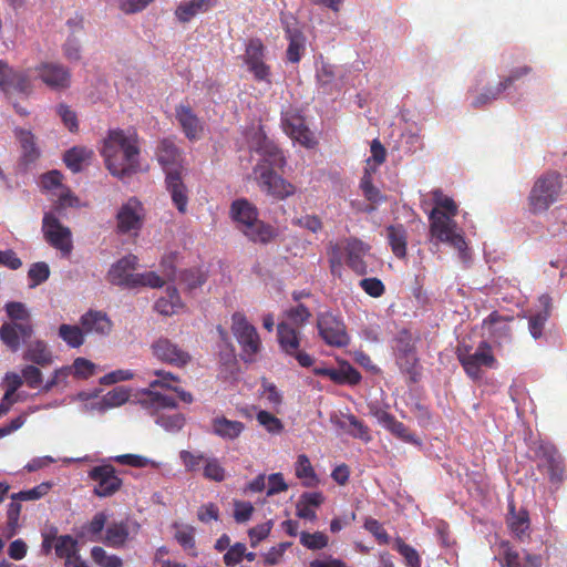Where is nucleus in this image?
Here are the masks:
<instances>
[{
	"mask_svg": "<svg viewBox=\"0 0 567 567\" xmlns=\"http://www.w3.org/2000/svg\"><path fill=\"white\" fill-rule=\"evenodd\" d=\"M256 153L260 156L252 173L259 188L267 195L282 200L296 192V187L276 173L286 165V156L282 150L264 133L257 135Z\"/></svg>",
	"mask_w": 567,
	"mask_h": 567,
	"instance_id": "1",
	"label": "nucleus"
},
{
	"mask_svg": "<svg viewBox=\"0 0 567 567\" xmlns=\"http://www.w3.org/2000/svg\"><path fill=\"white\" fill-rule=\"evenodd\" d=\"M101 154L113 176L123 178L138 169V137L135 131L114 128L107 132Z\"/></svg>",
	"mask_w": 567,
	"mask_h": 567,
	"instance_id": "2",
	"label": "nucleus"
},
{
	"mask_svg": "<svg viewBox=\"0 0 567 567\" xmlns=\"http://www.w3.org/2000/svg\"><path fill=\"white\" fill-rule=\"evenodd\" d=\"M432 197L435 207L429 215L431 236L441 243L449 244L461 255H464L467 250V244L462 229L454 220L458 213L456 203L453 198L444 195L440 188L432 192Z\"/></svg>",
	"mask_w": 567,
	"mask_h": 567,
	"instance_id": "3",
	"label": "nucleus"
},
{
	"mask_svg": "<svg viewBox=\"0 0 567 567\" xmlns=\"http://www.w3.org/2000/svg\"><path fill=\"white\" fill-rule=\"evenodd\" d=\"M158 163L166 173V188L171 194L172 200L179 213L187 210L188 196L187 188L177 169L181 162V152L172 140L164 138L159 142L156 151Z\"/></svg>",
	"mask_w": 567,
	"mask_h": 567,
	"instance_id": "4",
	"label": "nucleus"
},
{
	"mask_svg": "<svg viewBox=\"0 0 567 567\" xmlns=\"http://www.w3.org/2000/svg\"><path fill=\"white\" fill-rule=\"evenodd\" d=\"M136 403L154 419L157 425L168 432H178L185 425L184 414L176 411L177 403L169 395L145 389L136 395Z\"/></svg>",
	"mask_w": 567,
	"mask_h": 567,
	"instance_id": "5",
	"label": "nucleus"
},
{
	"mask_svg": "<svg viewBox=\"0 0 567 567\" xmlns=\"http://www.w3.org/2000/svg\"><path fill=\"white\" fill-rule=\"evenodd\" d=\"M258 215L257 207L246 198L236 199L230 205V216L244 235L254 243L268 244L275 238L276 231Z\"/></svg>",
	"mask_w": 567,
	"mask_h": 567,
	"instance_id": "6",
	"label": "nucleus"
},
{
	"mask_svg": "<svg viewBox=\"0 0 567 567\" xmlns=\"http://www.w3.org/2000/svg\"><path fill=\"white\" fill-rule=\"evenodd\" d=\"M4 310L10 321L2 323L0 340L12 352H17L21 347V341L30 339L34 332L31 315L25 305L20 301L7 302Z\"/></svg>",
	"mask_w": 567,
	"mask_h": 567,
	"instance_id": "7",
	"label": "nucleus"
},
{
	"mask_svg": "<svg viewBox=\"0 0 567 567\" xmlns=\"http://www.w3.org/2000/svg\"><path fill=\"white\" fill-rule=\"evenodd\" d=\"M563 187L561 175L547 172L538 177L529 193V208L533 213H543L558 200Z\"/></svg>",
	"mask_w": 567,
	"mask_h": 567,
	"instance_id": "8",
	"label": "nucleus"
},
{
	"mask_svg": "<svg viewBox=\"0 0 567 567\" xmlns=\"http://www.w3.org/2000/svg\"><path fill=\"white\" fill-rule=\"evenodd\" d=\"M457 360L463 367L465 373L473 381H478L483 378L482 367L494 369L497 367V360L493 354V348L488 341H481L475 350L471 352V348L458 347L456 351Z\"/></svg>",
	"mask_w": 567,
	"mask_h": 567,
	"instance_id": "9",
	"label": "nucleus"
},
{
	"mask_svg": "<svg viewBox=\"0 0 567 567\" xmlns=\"http://www.w3.org/2000/svg\"><path fill=\"white\" fill-rule=\"evenodd\" d=\"M231 332L241 348V359L252 362L261 349V340L257 329L248 322L243 312L231 316Z\"/></svg>",
	"mask_w": 567,
	"mask_h": 567,
	"instance_id": "10",
	"label": "nucleus"
},
{
	"mask_svg": "<svg viewBox=\"0 0 567 567\" xmlns=\"http://www.w3.org/2000/svg\"><path fill=\"white\" fill-rule=\"evenodd\" d=\"M277 339L281 351L297 360L299 365L309 368L313 364V359L307 352L300 350V331L288 322H279L277 326Z\"/></svg>",
	"mask_w": 567,
	"mask_h": 567,
	"instance_id": "11",
	"label": "nucleus"
},
{
	"mask_svg": "<svg viewBox=\"0 0 567 567\" xmlns=\"http://www.w3.org/2000/svg\"><path fill=\"white\" fill-rule=\"evenodd\" d=\"M42 231L47 243L69 257L73 249L71 230L63 226L52 213H45L42 219Z\"/></svg>",
	"mask_w": 567,
	"mask_h": 567,
	"instance_id": "12",
	"label": "nucleus"
},
{
	"mask_svg": "<svg viewBox=\"0 0 567 567\" xmlns=\"http://www.w3.org/2000/svg\"><path fill=\"white\" fill-rule=\"evenodd\" d=\"M319 336L330 347L344 348L350 343L343 321L331 312H322L317 317Z\"/></svg>",
	"mask_w": 567,
	"mask_h": 567,
	"instance_id": "13",
	"label": "nucleus"
},
{
	"mask_svg": "<svg viewBox=\"0 0 567 567\" xmlns=\"http://www.w3.org/2000/svg\"><path fill=\"white\" fill-rule=\"evenodd\" d=\"M87 476L95 483L93 493L99 497H111L116 494L123 485L122 478L118 477L115 467L111 464H101L92 467Z\"/></svg>",
	"mask_w": 567,
	"mask_h": 567,
	"instance_id": "14",
	"label": "nucleus"
},
{
	"mask_svg": "<svg viewBox=\"0 0 567 567\" xmlns=\"http://www.w3.org/2000/svg\"><path fill=\"white\" fill-rule=\"evenodd\" d=\"M37 78L53 91L66 90L71 85V72L56 62H41L34 68Z\"/></svg>",
	"mask_w": 567,
	"mask_h": 567,
	"instance_id": "15",
	"label": "nucleus"
},
{
	"mask_svg": "<svg viewBox=\"0 0 567 567\" xmlns=\"http://www.w3.org/2000/svg\"><path fill=\"white\" fill-rule=\"evenodd\" d=\"M16 137L21 147V154L16 165V173L24 175L35 165L41 152L35 144V137L31 131L19 128L16 131Z\"/></svg>",
	"mask_w": 567,
	"mask_h": 567,
	"instance_id": "16",
	"label": "nucleus"
},
{
	"mask_svg": "<svg viewBox=\"0 0 567 567\" xmlns=\"http://www.w3.org/2000/svg\"><path fill=\"white\" fill-rule=\"evenodd\" d=\"M0 89L4 93L29 95L33 86L31 78L27 72L16 71L7 62L0 60Z\"/></svg>",
	"mask_w": 567,
	"mask_h": 567,
	"instance_id": "17",
	"label": "nucleus"
},
{
	"mask_svg": "<svg viewBox=\"0 0 567 567\" xmlns=\"http://www.w3.org/2000/svg\"><path fill=\"white\" fill-rule=\"evenodd\" d=\"M152 353L156 359L178 368L185 367L190 362V354L167 338H159L153 342Z\"/></svg>",
	"mask_w": 567,
	"mask_h": 567,
	"instance_id": "18",
	"label": "nucleus"
},
{
	"mask_svg": "<svg viewBox=\"0 0 567 567\" xmlns=\"http://www.w3.org/2000/svg\"><path fill=\"white\" fill-rule=\"evenodd\" d=\"M144 208L136 197H131L124 203L116 215L117 229L122 234L142 228Z\"/></svg>",
	"mask_w": 567,
	"mask_h": 567,
	"instance_id": "19",
	"label": "nucleus"
},
{
	"mask_svg": "<svg viewBox=\"0 0 567 567\" xmlns=\"http://www.w3.org/2000/svg\"><path fill=\"white\" fill-rule=\"evenodd\" d=\"M140 525L137 523H131L128 519L112 522L106 528L102 539V543L112 548H124L126 544L136 535Z\"/></svg>",
	"mask_w": 567,
	"mask_h": 567,
	"instance_id": "20",
	"label": "nucleus"
},
{
	"mask_svg": "<svg viewBox=\"0 0 567 567\" xmlns=\"http://www.w3.org/2000/svg\"><path fill=\"white\" fill-rule=\"evenodd\" d=\"M265 47L259 39L249 40L246 52L245 63L257 81L270 82V68L264 62Z\"/></svg>",
	"mask_w": 567,
	"mask_h": 567,
	"instance_id": "21",
	"label": "nucleus"
},
{
	"mask_svg": "<svg viewBox=\"0 0 567 567\" xmlns=\"http://www.w3.org/2000/svg\"><path fill=\"white\" fill-rule=\"evenodd\" d=\"M137 267V257L127 255L117 260L107 272V279L111 284L134 288L136 274L133 272Z\"/></svg>",
	"mask_w": 567,
	"mask_h": 567,
	"instance_id": "22",
	"label": "nucleus"
},
{
	"mask_svg": "<svg viewBox=\"0 0 567 567\" xmlns=\"http://www.w3.org/2000/svg\"><path fill=\"white\" fill-rule=\"evenodd\" d=\"M395 351L398 363L401 369L408 373H412L417 362L415 346L412 334L409 330L402 329L395 337Z\"/></svg>",
	"mask_w": 567,
	"mask_h": 567,
	"instance_id": "23",
	"label": "nucleus"
},
{
	"mask_svg": "<svg viewBox=\"0 0 567 567\" xmlns=\"http://www.w3.org/2000/svg\"><path fill=\"white\" fill-rule=\"evenodd\" d=\"M282 127L287 135L306 147L315 145L313 135L307 127L305 118L296 113H287L282 118Z\"/></svg>",
	"mask_w": 567,
	"mask_h": 567,
	"instance_id": "24",
	"label": "nucleus"
},
{
	"mask_svg": "<svg viewBox=\"0 0 567 567\" xmlns=\"http://www.w3.org/2000/svg\"><path fill=\"white\" fill-rule=\"evenodd\" d=\"M175 116L183 133L189 141H197L204 132V124L189 105L181 104L175 107Z\"/></svg>",
	"mask_w": 567,
	"mask_h": 567,
	"instance_id": "25",
	"label": "nucleus"
},
{
	"mask_svg": "<svg viewBox=\"0 0 567 567\" xmlns=\"http://www.w3.org/2000/svg\"><path fill=\"white\" fill-rule=\"evenodd\" d=\"M512 321L509 317H503L497 311L491 312L483 320V328L488 330L489 337L496 343L501 346L503 342L511 341L513 331L508 322Z\"/></svg>",
	"mask_w": 567,
	"mask_h": 567,
	"instance_id": "26",
	"label": "nucleus"
},
{
	"mask_svg": "<svg viewBox=\"0 0 567 567\" xmlns=\"http://www.w3.org/2000/svg\"><path fill=\"white\" fill-rule=\"evenodd\" d=\"M511 533L520 542L530 537V518L526 508L516 511L514 502L508 503V515L506 518Z\"/></svg>",
	"mask_w": 567,
	"mask_h": 567,
	"instance_id": "27",
	"label": "nucleus"
},
{
	"mask_svg": "<svg viewBox=\"0 0 567 567\" xmlns=\"http://www.w3.org/2000/svg\"><path fill=\"white\" fill-rule=\"evenodd\" d=\"M163 268V276L157 275L155 271H146L143 274H136L134 288L137 287H150V288H161L166 281H171L175 279V267L173 265V260L171 258L163 259L161 264Z\"/></svg>",
	"mask_w": 567,
	"mask_h": 567,
	"instance_id": "28",
	"label": "nucleus"
},
{
	"mask_svg": "<svg viewBox=\"0 0 567 567\" xmlns=\"http://www.w3.org/2000/svg\"><path fill=\"white\" fill-rule=\"evenodd\" d=\"M378 422L386 429L391 434L406 443H419L415 435L402 422L398 421L395 416L383 409H378L373 412Z\"/></svg>",
	"mask_w": 567,
	"mask_h": 567,
	"instance_id": "29",
	"label": "nucleus"
},
{
	"mask_svg": "<svg viewBox=\"0 0 567 567\" xmlns=\"http://www.w3.org/2000/svg\"><path fill=\"white\" fill-rule=\"evenodd\" d=\"M80 323L85 334L96 333L106 336L113 328V323L109 316L100 310H89L81 316Z\"/></svg>",
	"mask_w": 567,
	"mask_h": 567,
	"instance_id": "30",
	"label": "nucleus"
},
{
	"mask_svg": "<svg viewBox=\"0 0 567 567\" xmlns=\"http://www.w3.org/2000/svg\"><path fill=\"white\" fill-rule=\"evenodd\" d=\"M216 4V0H184L177 6L175 17L179 22L186 23L197 14L209 11Z\"/></svg>",
	"mask_w": 567,
	"mask_h": 567,
	"instance_id": "31",
	"label": "nucleus"
},
{
	"mask_svg": "<svg viewBox=\"0 0 567 567\" xmlns=\"http://www.w3.org/2000/svg\"><path fill=\"white\" fill-rule=\"evenodd\" d=\"M245 431V424L240 421L229 420L224 415L212 420V432L223 440L234 441Z\"/></svg>",
	"mask_w": 567,
	"mask_h": 567,
	"instance_id": "32",
	"label": "nucleus"
},
{
	"mask_svg": "<svg viewBox=\"0 0 567 567\" xmlns=\"http://www.w3.org/2000/svg\"><path fill=\"white\" fill-rule=\"evenodd\" d=\"M23 359L44 368L53 362V353L45 341L34 340L27 344Z\"/></svg>",
	"mask_w": 567,
	"mask_h": 567,
	"instance_id": "33",
	"label": "nucleus"
},
{
	"mask_svg": "<svg viewBox=\"0 0 567 567\" xmlns=\"http://www.w3.org/2000/svg\"><path fill=\"white\" fill-rule=\"evenodd\" d=\"M93 156V151L84 146H74L64 153L63 161L72 173H80Z\"/></svg>",
	"mask_w": 567,
	"mask_h": 567,
	"instance_id": "34",
	"label": "nucleus"
},
{
	"mask_svg": "<svg viewBox=\"0 0 567 567\" xmlns=\"http://www.w3.org/2000/svg\"><path fill=\"white\" fill-rule=\"evenodd\" d=\"M347 252V265L358 275H364L367 272V265L363 261V255L365 252L363 243L358 239H351L346 246Z\"/></svg>",
	"mask_w": 567,
	"mask_h": 567,
	"instance_id": "35",
	"label": "nucleus"
},
{
	"mask_svg": "<svg viewBox=\"0 0 567 567\" xmlns=\"http://www.w3.org/2000/svg\"><path fill=\"white\" fill-rule=\"evenodd\" d=\"M386 237L392 252L395 257H406L408 234L403 225H391L386 227Z\"/></svg>",
	"mask_w": 567,
	"mask_h": 567,
	"instance_id": "36",
	"label": "nucleus"
},
{
	"mask_svg": "<svg viewBox=\"0 0 567 567\" xmlns=\"http://www.w3.org/2000/svg\"><path fill=\"white\" fill-rule=\"evenodd\" d=\"M155 310L163 316H173L183 308L179 293L175 287H167L165 296L158 298L154 305Z\"/></svg>",
	"mask_w": 567,
	"mask_h": 567,
	"instance_id": "37",
	"label": "nucleus"
},
{
	"mask_svg": "<svg viewBox=\"0 0 567 567\" xmlns=\"http://www.w3.org/2000/svg\"><path fill=\"white\" fill-rule=\"evenodd\" d=\"M544 309L535 315H532L528 320V330L534 339H539L543 336V330L546 321L550 316V298L549 296H542L539 298Z\"/></svg>",
	"mask_w": 567,
	"mask_h": 567,
	"instance_id": "38",
	"label": "nucleus"
},
{
	"mask_svg": "<svg viewBox=\"0 0 567 567\" xmlns=\"http://www.w3.org/2000/svg\"><path fill=\"white\" fill-rule=\"evenodd\" d=\"M295 474L301 480L305 487H316L319 484L318 475L306 454L298 455L295 464Z\"/></svg>",
	"mask_w": 567,
	"mask_h": 567,
	"instance_id": "39",
	"label": "nucleus"
},
{
	"mask_svg": "<svg viewBox=\"0 0 567 567\" xmlns=\"http://www.w3.org/2000/svg\"><path fill=\"white\" fill-rule=\"evenodd\" d=\"M58 336L70 347L80 348L85 342V333L82 327L76 324L62 323L59 327Z\"/></svg>",
	"mask_w": 567,
	"mask_h": 567,
	"instance_id": "40",
	"label": "nucleus"
},
{
	"mask_svg": "<svg viewBox=\"0 0 567 567\" xmlns=\"http://www.w3.org/2000/svg\"><path fill=\"white\" fill-rule=\"evenodd\" d=\"M107 515L104 512H97L92 519L82 527V536H86L91 542H102V532L105 528Z\"/></svg>",
	"mask_w": 567,
	"mask_h": 567,
	"instance_id": "41",
	"label": "nucleus"
},
{
	"mask_svg": "<svg viewBox=\"0 0 567 567\" xmlns=\"http://www.w3.org/2000/svg\"><path fill=\"white\" fill-rule=\"evenodd\" d=\"M54 550L56 556L65 558V565L70 566L78 551V542L71 535H61L55 538Z\"/></svg>",
	"mask_w": 567,
	"mask_h": 567,
	"instance_id": "42",
	"label": "nucleus"
},
{
	"mask_svg": "<svg viewBox=\"0 0 567 567\" xmlns=\"http://www.w3.org/2000/svg\"><path fill=\"white\" fill-rule=\"evenodd\" d=\"M535 457L538 461V468H548L561 458L557 449L549 443H539L535 449Z\"/></svg>",
	"mask_w": 567,
	"mask_h": 567,
	"instance_id": "43",
	"label": "nucleus"
},
{
	"mask_svg": "<svg viewBox=\"0 0 567 567\" xmlns=\"http://www.w3.org/2000/svg\"><path fill=\"white\" fill-rule=\"evenodd\" d=\"M328 378L338 384L355 385L361 381L360 372L350 364H347L344 369L330 368Z\"/></svg>",
	"mask_w": 567,
	"mask_h": 567,
	"instance_id": "44",
	"label": "nucleus"
},
{
	"mask_svg": "<svg viewBox=\"0 0 567 567\" xmlns=\"http://www.w3.org/2000/svg\"><path fill=\"white\" fill-rule=\"evenodd\" d=\"M287 39L289 40L287 59L291 63H298L305 50V38L301 32L287 29Z\"/></svg>",
	"mask_w": 567,
	"mask_h": 567,
	"instance_id": "45",
	"label": "nucleus"
},
{
	"mask_svg": "<svg viewBox=\"0 0 567 567\" xmlns=\"http://www.w3.org/2000/svg\"><path fill=\"white\" fill-rule=\"evenodd\" d=\"M393 549L403 557L406 567H421V557L419 553L402 538L398 537L394 540Z\"/></svg>",
	"mask_w": 567,
	"mask_h": 567,
	"instance_id": "46",
	"label": "nucleus"
},
{
	"mask_svg": "<svg viewBox=\"0 0 567 567\" xmlns=\"http://www.w3.org/2000/svg\"><path fill=\"white\" fill-rule=\"evenodd\" d=\"M175 538L185 551L192 557L198 555L195 542V528L192 526H184L175 533Z\"/></svg>",
	"mask_w": 567,
	"mask_h": 567,
	"instance_id": "47",
	"label": "nucleus"
},
{
	"mask_svg": "<svg viewBox=\"0 0 567 567\" xmlns=\"http://www.w3.org/2000/svg\"><path fill=\"white\" fill-rule=\"evenodd\" d=\"M91 558L99 567H123V560L116 555H110L100 546L91 549Z\"/></svg>",
	"mask_w": 567,
	"mask_h": 567,
	"instance_id": "48",
	"label": "nucleus"
},
{
	"mask_svg": "<svg viewBox=\"0 0 567 567\" xmlns=\"http://www.w3.org/2000/svg\"><path fill=\"white\" fill-rule=\"evenodd\" d=\"M329 538L322 532L300 533V544L311 550H319L328 546Z\"/></svg>",
	"mask_w": 567,
	"mask_h": 567,
	"instance_id": "49",
	"label": "nucleus"
},
{
	"mask_svg": "<svg viewBox=\"0 0 567 567\" xmlns=\"http://www.w3.org/2000/svg\"><path fill=\"white\" fill-rule=\"evenodd\" d=\"M203 476L214 482H223L226 478V470L216 457H208L203 466Z\"/></svg>",
	"mask_w": 567,
	"mask_h": 567,
	"instance_id": "50",
	"label": "nucleus"
},
{
	"mask_svg": "<svg viewBox=\"0 0 567 567\" xmlns=\"http://www.w3.org/2000/svg\"><path fill=\"white\" fill-rule=\"evenodd\" d=\"M51 488L50 483H41L33 488L27 491H20L11 495L12 501H37L45 496Z\"/></svg>",
	"mask_w": 567,
	"mask_h": 567,
	"instance_id": "51",
	"label": "nucleus"
},
{
	"mask_svg": "<svg viewBox=\"0 0 567 567\" xmlns=\"http://www.w3.org/2000/svg\"><path fill=\"white\" fill-rule=\"evenodd\" d=\"M256 419L258 423L265 427V430L271 434H279L284 431V423L280 419L275 416L268 411L260 410Z\"/></svg>",
	"mask_w": 567,
	"mask_h": 567,
	"instance_id": "52",
	"label": "nucleus"
},
{
	"mask_svg": "<svg viewBox=\"0 0 567 567\" xmlns=\"http://www.w3.org/2000/svg\"><path fill=\"white\" fill-rule=\"evenodd\" d=\"M360 188L369 202L379 203L383 199L380 190L372 183V176L369 169L364 171L360 181Z\"/></svg>",
	"mask_w": 567,
	"mask_h": 567,
	"instance_id": "53",
	"label": "nucleus"
},
{
	"mask_svg": "<svg viewBox=\"0 0 567 567\" xmlns=\"http://www.w3.org/2000/svg\"><path fill=\"white\" fill-rule=\"evenodd\" d=\"M311 317L310 310L302 303L291 307L286 311V318L291 326L302 327Z\"/></svg>",
	"mask_w": 567,
	"mask_h": 567,
	"instance_id": "54",
	"label": "nucleus"
},
{
	"mask_svg": "<svg viewBox=\"0 0 567 567\" xmlns=\"http://www.w3.org/2000/svg\"><path fill=\"white\" fill-rule=\"evenodd\" d=\"M532 68L527 65L512 70L504 80H502L497 85H495V94L501 95L514 82L518 81L519 79L529 74Z\"/></svg>",
	"mask_w": 567,
	"mask_h": 567,
	"instance_id": "55",
	"label": "nucleus"
},
{
	"mask_svg": "<svg viewBox=\"0 0 567 567\" xmlns=\"http://www.w3.org/2000/svg\"><path fill=\"white\" fill-rule=\"evenodd\" d=\"M50 276V268L44 261L34 262L31 265L28 277L31 281V287H35L47 281Z\"/></svg>",
	"mask_w": 567,
	"mask_h": 567,
	"instance_id": "56",
	"label": "nucleus"
},
{
	"mask_svg": "<svg viewBox=\"0 0 567 567\" xmlns=\"http://www.w3.org/2000/svg\"><path fill=\"white\" fill-rule=\"evenodd\" d=\"M112 460L118 464L127 465V466H132V467H136V468H143L148 465L155 466V463L153 461H151L150 458H147L145 456L137 455V454L116 455Z\"/></svg>",
	"mask_w": 567,
	"mask_h": 567,
	"instance_id": "57",
	"label": "nucleus"
},
{
	"mask_svg": "<svg viewBox=\"0 0 567 567\" xmlns=\"http://www.w3.org/2000/svg\"><path fill=\"white\" fill-rule=\"evenodd\" d=\"M130 399V392L124 386H116L103 396L106 406L115 408L124 404Z\"/></svg>",
	"mask_w": 567,
	"mask_h": 567,
	"instance_id": "58",
	"label": "nucleus"
},
{
	"mask_svg": "<svg viewBox=\"0 0 567 567\" xmlns=\"http://www.w3.org/2000/svg\"><path fill=\"white\" fill-rule=\"evenodd\" d=\"M20 501H12L7 511V529L8 537H12L19 527V518L21 514Z\"/></svg>",
	"mask_w": 567,
	"mask_h": 567,
	"instance_id": "59",
	"label": "nucleus"
},
{
	"mask_svg": "<svg viewBox=\"0 0 567 567\" xmlns=\"http://www.w3.org/2000/svg\"><path fill=\"white\" fill-rule=\"evenodd\" d=\"M179 458L187 472L197 471L207 460L203 453H193L186 450L181 451Z\"/></svg>",
	"mask_w": 567,
	"mask_h": 567,
	"instance_id": "60",
	"label": "nucleus"
},
{
	"mask_svg": "<svg viewBox=\"0 0 567 567\" xmlns=\"http://www.w3.org/2000/svg\"><path fill=\"white\" fill-rule=\"evenodd\" d=\"M347 421L349 422V425L353 429L349 431V433L357 439L362 440L363 442H370L371 435L369 427L360 421L355 415L348 414L346 416Z\"/></svg>",
	"mask_w": 567,
	"mask_h": 567,
	"instance_id": "61",
	"label": "nucleus"
},
{
	"mask_svg": "<svg viewBox=\"0 0 567 567\" xmlns=\"http://www.w3.org/2000/svg\"><path fill=\"white\" fill-rule=\"evenodd\" d=\"M71 367L73 375L78 379H89L95 372V364L85 358H76Z\"/></svg>",
	"mask_w": 567,
	"mask_h": 567,
	"instance_id": "62",
	"label": "nucleus"
},
{
	"mask_svg": "<svg viewBox=\"0 0 567 567\" xmlns=\"http://www.w3.org/2000/svg\"><path fill=\"white\" fill-rule=\"evenodd\" d=\"M246 551V545L243 543H236L228 548L224 554L223 560L227 567H235L244 559Z\"/></svg>",
	"mask_w": 567,
	"mask_h": 567,
	"instance_id": "63",
	"label": "nucleus"
},
{
	"mask_svg": "<svg viewBox=\"0 0 567 567\" xmlns=\"http://www.w3.org/2000/svg\"><path fill=\"white\" fill-rule=\"evenodd\" d=\"M181 281L188 290H193L200 287L206 281V277L199 269H188L181 274Z\"/></svg>",
	"mask_w": 567,
	"mask_h": 567,
	"instance_id": "64",
	"label": "nucleus"
}]
</instances>
